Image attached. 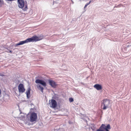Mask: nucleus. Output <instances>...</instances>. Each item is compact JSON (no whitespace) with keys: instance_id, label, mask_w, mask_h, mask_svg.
<instances>
[{"instance_id":"nucleus-4","label":"nucleus","mask_w":131,"mask_h":131,"mask_svg":"<svg viewBox=\"0 0 131 131\" xmlns=\"http://www.w3.org/2000/svg\"><path fill=\"white\" fill-rule=\"evenodd\" d=\"M111 128L110 124H108L106 126L105 124H102L99 129L96 130V131H109L108 130Z\"/></svg>"},{"instance_id":"nucleus-19","label":"nucleus","mask_w":131,"mask_h":131,"mask_svg":"<svg viewBox=\"0 0 131 131\" xmlns=\"http://www.w3.org/2000/svg\"><path fill=\"white\" fill-rule=\"evenodd\" d=\"M86 7V6H85H85L84 7V8H85Z\"/></svg>"},{"instance_id":"nucleus-11","label":"nucleus","mask_w":131,"mask_h":131,"mask_svg":"<svg viewBox=\"0 0 131 131\" xmlns=\"http://www.w3.org/2000/svg\"><path fill=\"white\" fill-rule=\"evenodd\" d=\"M30 88H28L27 91L26 92L27 95V96L28 98H29L30 97Z\"/></svg>"},{"instance_id":"nucleus-5","label":"nucleus","mask_w":131,"mask_h":131,"mask_svg":"<svg viewBox=\"0 0 131 131\" xmlns=\"http://www.w3.org/2000/svg\"><path fill=\"white\" fill-rule=\"evenodd\" d=\"M37 119V114L35 112H32L30 114L28 121H29L30 122H33L36 121Z\"/></svg>"},{"instance_id":"nucleus-9","label":"nucleus","mask_w":131,"mask_h":131,"mask_svg":"<svg viewBox=\"0 0 131 131\" xmlns=\"http://www.w3.org/2000/svg\"><path fill=\"white\" fill-rule=\"evenodd\" d=\"M49 84L53 88H55L56 85V84L54 81L51 80H49Z\"/></svg>"},{"instance_id":"nucleus-20","label":"nucleus","mask_w":131,"mask_h":131,"mask_svg":"<svg viewBox=\"0 0 131 131\" xmlns=\"http://www.w3.org/2000/svg\"><path fill=\"white\" fill-rule=\"evenodd\" d=\"M9 51L10 53L12 52V51Z\"/></svg>"},{"instance_id":"nucleus-21","label":"nucleus","mask_w":131,"mask_h":131,"mask_svg":"<svg viewBox=\"0 0 131 131\" xmlns=\"http://www.w3.org/2000/svg\"><path fill=\"white\" fill-rule=\"evenodd\" d=\"M93 1H94V0H93Z\"/></svg>"},{"instance_id":"nucleus-2","label":"nucleus","mask_w":131,"mask_h":131,"mask_svg":"<svg viewBox=\"0 0 131 131\" xmlns=\"http://www.w3.org/2000/svg\"><path fill=\"white\" fill-rule=\"evenodd\" d=\"M111 106V102L109 100H104L102 101L101 107L103 109L106 110Z\"/></svg>"},{"instance_id":"nucleus-6","label":"nucleus","mask_w":131,"mask_h":131,"mask_svg":"<svg viewBox=\"0 0 131 131\" xmlns=\"http://www.w3.org/2000/svg\"><path fill=\"white\" fill-rule=\"evenodd\" d=\"M50 106L52 108H56L57 105V103L56 101L54 100H51V102L49 103Z\"/></svg>"},{"instance_id":"nucleus-8","label":"nucleus","mask_w":131,"mask_h":131,"mask_svg":"<svg viewBox=\"0 0 131 131\" xmlns=\"http://www.w3.org/2000/svg\"><path fill=\"white\" fill-rule=\"evenodd\" d=\"M18 89L20 93H23L25 90V89L24 88L23 84L21 83H20L19 85Z\"/></svg>"},{"instance_id":"nucleus-7","label":"nucleus","mask_w":131,"mask_h":131,"mask_svg":"<svg viewBox=\"0 0 131 131\" xmlns=\"http://www.w3.org/2000/svg\"><path fill=\"white\" fill-rule=\"evenodd\" d=\"M36 83H39L44 87H45L46 85V82L43 80L39 79H37L35 81Z\"/></svg>"},{"instance_id":"nucleus-3","label":"nucleus","mask_w":131,"mask_h":131,"mask_svg":"<svg viewBox=\"0 0 131 131\" xmlns=\"http://www.w3.org/2000/svg\"><path fill=\"white\" fill-rule=\"evenodd\" d=\"M18 6L20 8H22L24 11H26L27 9V2H24V0H18Z\"/></svg>"},{"instance_id":"nucleus-1","label":"nucleus","mask_w":131,"mask_h":131,"mask_svg":"<svg viewBox=\"0 0 131 131\" xmlns=\"http://www.w3.org/2000/svg\"><path fill=\"white\" fill-rule=\"evenodd\" d=\"M42 39V38L41 37H38L36 36H34L32 37L28 38L26 40L20 41L18 43L16 44L15 47L18 46L22 45L25 43H27L30 42L36 41L40 40Z\"/></svg>"},{"instance_id":"nucleus-12","label":"nucleus","mask_w":131,"mask_h":131,"mask_svg":"<svg viewBox=\"0 0 131 131\" xmlns=\"http://www.w3.org/2000/svg\"><path fill=\"white\" fill-rule=\"evenodd\" d=\"M38 89L40 90L42 93L43 92V88L40 85H38L37 86Z\"/></svg>"},{"instance_id":"nucleus-14","label":"nucleus","mask_w":131,"mask_h":131,"mask_svg":"<svg viewBox=\"0 0 131 131\" xmlns=\"http://www.w3.org/2000/svg\"><path fill=\"white\" fill-rule=\"evenodd\" d=\"M91 128L92 129V130L93 131H95V128L93 126V127H91Z\"/></svg>"},{"instance_id":"nucleus-17","label":"nucleus","mask_w":131,"mask_h":131,"mask_svg":"<svg viewBox=\"0 0 131 131\" xmlns=\"http://www.w3.org/2000/svg\"><path fill=\"white\" fill-rule=\"evenodd\" d=\"M0 75L1 76H4V75H3V74H2L1 73L0 74Z\"/></svg>"},{"instance_id":"nucleus-18","label":"nucleus","mask_w":131,"mask_h":131,"mask_svg":"<svg viewBox=\"0 0 131 131\" xmlns=\"http://www.w3.org/2000/svg\"><path fill=\"white\" fill-rule=\"evenodd\" d=\"M89 4H88V3H87V4H86L85 5V6H87L88 5H89Z\"/></svg>"},{"instance_id":"nucleus-15","label":"nucleus","mask_w":131,"mask_h":131,"mask_svg":"<svg viewBox=\"0 0 131 131\" xmlns=\"http://www.w3.org/2000/svg\"><path fill=\"white\" fill-rule=\"evenodd\" d=\"M93 1H93V0H90V1H89V3H88V4H89V5L90 3H91V2H92Z\"/></svg>"},{"instance_id":"nucleus-16","label":"nucleus","mask_w":131,"mask_h":131,"mask_svg":"<svg viewBox=\"0 0 131 131\" xmlns=\"http://www.w3.org/2000/svg\"><path fill=\"white\" fill-rule=\"evenodd\" d=\"M88 0H79L80 1H87Z\"/></svg>"},{"instance_id":"nucleus-10","label":"nucleus","mask_w":131,"mask_h":131,"mask_svg":"<svg viewBox=\"0 0 131 131\" xmlns=\"http://www.w3.org/2000/svg\"><path fill=\"white\" fill-rule=\"evenodd\" d=\"M94 87L98 90H101L102 88L101 85L98 84L95 85L94 86Z\"/></svg>"},{"instance_id":"nucleus-13","label":"nucleus","mask_w":131,"mask_h":131,"mask_svg":"<svg viewBox=\"0 0 131 131\" xmlns=\"http://www.w3.org/2000/svg\"><path fill=\"white\" fill-rule=\"evenodd\" d=\"M69 101L70 102H72L73 101V99L72 98H70L69 99Z\"/></svg>"}]
</instances>
